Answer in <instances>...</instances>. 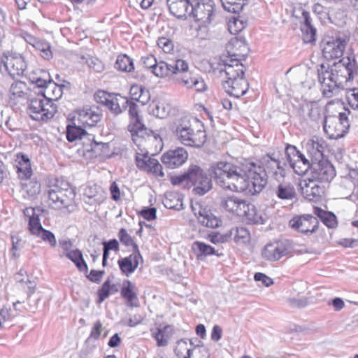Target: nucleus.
Returning a JSON list of instances; mask_svg holds the SVG:
<instances>
[{
    "mask_svg": "<svg viewBox=\"0 0 358 358\" xmlns=\"http://www.w3.org/2000/svg\"><path fill=\"white\" fill-rule=\"evenodd\" d=\"M258 165L245 162L237 166L227 162H218L210 166V173L217 185L232 192L255 194L261 192L268 181V176L282 181L287 175V164L275 153L262 157Z\"/></svg>",
    "mask_w": 358,
    "mask_h": 358,
    "instance_id": "obj_1",
    "label": "nucleus"
},
{
    "mask_svg": "<svg viewBox=\"0 0 358 358\" xmlns=\"http://www.w3.org/2000/svg\"><path fill=\"white\" fill-rule=\"evenodd\" d=\"M358 77V64L355 55L344 57L325 71H318V80L324 96L331 98L341 90H348Z\"/></svg>",
    "mask_w": 358,
    "mask_h": 358,
    "instance_id": "obj_2",
    "label": "nucleus"
},
{
    "mask_svg": "<svg viewBox=\"0 0 358 358\" xmlns=\"http://www.w3.org/2000/svg\"><path fill=\"white\" fill-rule=\"evenodd\" d=\"M244 55L235 52H227V55H222L218 64V71L222 76L224 74L226 80L223 82L225 92L231 96L240 98L245 95L249 89V84L245 78V67L241 63Z\"/></svg>",
    "mask_w": 358,
    "mask_h": 358,
    "instance_id": "obj_3",
    "label": "nucleus"
},
{
    "mask_svg": "<svg viewBox=\"0 0 358 358\" xmlns=\"http://www.w3.org/2000/svg\"><path fill=\"white\" fill-rule=\"evenodd\" d=\"M47 205L51 209L66 212L71 205L76 194L70 184L62 178L49 180L46 184Z\"/></svg>",
    "mask_w": 358,
    "mask_h": 358,
    "instance_id": "obj_4",
    "label": "nucleus"
},
{
    "mask_svg": "<svg viewBox=\"0 0 358 358\" xmlns=\"http://www.w3.org/2000/svg\"><path fill=\"white\" fill-rule=\"evenodd\" d=\"M175 132L180 142L186 146L200 148L206 141V131L201 129L194 131L192 124L187 119L181 120Z\"/></svg>",
    "mask_w": 358,
    "mask_h": 358,
    "instance_id": "obj_5",
    "label": "nucleus"
},
{
    "mask_svg": "<svg viewBox=\"0 0 358 358\" xmlns=\"http://www.w3.org/2000/svg\"><path fill=\"white\" fill-rule=\"evenodd\" d=\"M292 250V241L287 238H280L267 243L262 249L261 255L266 261L277 262L289 255Z\"/></svg>",
    "mask_w": 358,
    "mask_h": 358,
    "instance_id": "obj_6",
    "label": "nucleus"
},
{
    "mask_svg": "<svg viewBox=\"0 0 358 358\" xmlns=\"http://www.w3.org/2000/svg\"><path fill=\"white\" fill-rule=\"evenodd\" d=\"M216 11L215 0H194L190 13L195 21L206 27L213 22Z\"/></svg>",
    "mask_w": 358,
    "mask_h": 358,
    "instance_id": "obj_7",
    "label": "nucleus"
},
{
    "mask_svg": "<svg viewBox=\"0 0 358 358\" xmlns=\"http://www.w3.org/2000/svg\"><path fill=\"white\" fill-rule=\"evenodd\" d=\"M349 127L348 115L345 113H340L338 117H325L323 120L324 132L333 139L343 137L348 133Z\"/></svg>",
    "mask_w": 358,
    "mask_h": 358,
    "instance_id": "obj_8",
    "label": "nucleus"
},
{
    "mask_svg": "<svg viewBox=\"0 0 358 358\" xmlns=\"http://www.w3.org/2000/svg\"><path fill=\"white\" fill-rule=\"evenodd\" d=\"M191 180L189 185L194 186L193 192L195 194L204 195L212 188L211 178L199 166L191 164L189 166Z\"/></svg>",
    "mask_w": 358,
    "mask_h": 358,
    "instance_id": "obj_9",
    "label": "nucleus"
},
{
    "mask_svg": "<svg viewBox=\"0 0 358 358\" xmlns=\"http://www.w3.org/2000/svg\"><path fill=\"white\" fill-rule=\"evenodd\" d=\"M189 69L187 62L183 59H177L171 63L160 60L157 62L152 73L161 78L176 75V79L180 77L182 73L186 72Z\"/></svg>",
    "mask_w": 358,
    "mask_h": 358,
    "instance_id": "obj_10",
    "label": "nucleus"
},
{
    "mask_svg": "<svg viewBox=\"0 0 358 358\" xmlns=\"http://www.w3.org/2000/svg\"><path fill=\"white\" fill-rule=\"evenodd\" d=\"M3 68L12 78L24 76L27 65L24 57L17 53H3L1 56Z\"/></svg>",
    "mask_w": 358,
    "mask_h": 358,
    "instance_id": "obj_11",
    "label": "nucleus"
},
{
    "mask_svg": "<svg viewBox=\"0 0 358 358\" xmlns=\"http://www.w3.org/2000/svg\"><path fill=\"white\" fill-rule=\"evenodd\" d=\"M129 107V115L130 118V123L128 125V130L131 134L132 140L135 144L138 145L143 137L146 134L145 125L141 120L138 115V108L137 104L133 100H129L127 105Z\"/></svg>",
    "mask_w": 358,
    "mask_h": 358,
    "instance_id": "obj_12",
    "label": "nucleus"
},
{
    "mask_svg": "<svg viewBox=\"0 0 358 358\" xmlns=\"http://www.w3.org/2000/svg\"><path fill=\"white\" fill-rule=\"evenodd\" d=\"M336 176L334 166L327 159L312 163L311 178L319 182H329Z\"/></svg>",
    "mask_w": 358,
    "mask_h": 358,
    "instance_id": "obj_13",
    "label": "nucleus"
},
{
    "mask_svg": "<svg viewBox=\"0 0 358 358\" xmlns=\"http://www.w3.org/2000/svg\"><path fill=\"white\" fill-rule=\"evenodd\" d=\"M136 166L141 171L152 173L158 177H164L162 166L157 159L151 157L148 152L144 154L137 152L135 157Z\"/></svg>",
    "mask_w": 358,
    "mask_h": 358,
    "instance_id": "obj_14",
    "label": "nucleus"
},
{
    "mask_svg": "<svg viewBox=\"0 0 358 358\" xmlns=\"http://www.w3.org/2000/svg\"><path fill=\"white\" fill-rule=\"evenodd\" d=\"M347 41L341 38H329L323 41L322 55L327 59L331 60L339 58L343 56Z\"/></svg>",
    "mask_w": 358,
    "mask_h": 358,
    "instance_id": "obj_15",
    "label": "nucleus"
},
{
    "mask_svg": "<svg viewBox=\"0 0 358 358\" xmlns=\"http://www.w3.org/2000/svg\"><path fill=\"white\" fill-rule=\"evenodd\" d=\"M188 153L181 147L169 150L161 157L162 163L169 169H176L182 166L187 160Z\"/></svg>",
    "mask_w": 358,
    "mask_h": 358,
    "instance_id": "obj_16",
    "label": "nucleus"
},
{
    "mask_svg": "<svg viewBox=\"0 0 358 358\" xmlns=\"http://www.w3.org/2000/svg\"><path fill=\"white\" fill-rule=\"evenodd\" d=\"M76 113L78 122L84 127H94L102 117L101 110L95 106H85L82 109H78Z\"/></svg>",
    "mask_w": 358,
    "mask_h": 358,
    "instance_id": "obj_17",
    "label": "nucleus"
},
{
    "mask_svg": "<svg viewBox=\"0 0 358 358\" xmlns=\"http://www.w3.org/2000/svg\"><path fill=\"white\" fill-rule=\"evenodd\" d=\"M317 224V217L309 214L294 217L289 221V226L292 229L303 234L315 231Z\"/></svg>",
    "mask_w": 358,
    "mask_h": 358,
    "instance_id": "obj_18",
    "label": "nucleus"
},
{
    "mask_svg": "<svg viewBox=\"0 0 358 358\" xmlns=\"http://www.w3.org/2000/svg\"><path fill=\"white\" fill-rule=\"evenodd\" d=\"M248 201L236 196L224 197L221 201V207L229 213L241 217L245 214V209H248Z\"/></svg>",
    "mask_w": 358,
    "mask_h": 358,
    "instance_id": "obj_19",
    "label": "nucleus"
},
{
    "mask_svg": "<svg viewBox=\"0 0 358 358\" xmlns=\"http://www.w3.org/2000/svg\"><path fill=\"white\" fill-rule=\"evenodd\" d=\"M176 81L187 88L192 89L196 92H201L206 90V85L203 79L192 72H189L188 70L185 73H182L180 77L176 78Z\"/></svg>",
    "mask_w": 358,
    "mask_h": 358,
    "instance_id": "obj_20",
    "label": "nucleus"
},
{
    "mask_svg": "<svg viewBox=\"0 0 358 358\" xmlns=\"http://www.w3.org/2000/svg\"><path fill=\"white\" fill-rule=\"evenodd\" d=\"M193 210L198 222L204 227L213 229L220 227L222 224V220L210 210L199 206L198 211L196 208H193Z\"/></svg>",
    "mask_w": 358,
    "mask_h": 358,
    "instance_id": "obj_21",
    "label": "nucleus"
},
{
    "mask_svg": "<svg viewBox=\"0 0 358 358\" xmlns=\"http://www.w3.org/2000/svg\"><path fill=\"white\" fill-rule=\"evenodd\" d=\"M141 259L142 256L140 251L133 252L129 256L120 259L117 264L121 272L128 277L137 268Z\"/></svg>",
    "mask_w": 358,
    "mask_h": 358,
    "instance_id": "obj_22",
    "label": "nucleus"
},
{
    "mask_svg": "<svg viewBox=\"0 0 358 358\" xmlns=\"http://www.w3.org/2000/svg\"><path fill=\"white\" fill-rule=\"evenodd\" d=\"M327 146L325 140L315 136L306 143L305 148L315 160L319 161L323 159Z\"/></svg>",
    "mask_w": 358,
    "mask_h": 358,
    "instance_id": "obj_23",
    "label": "nucleus"
},
{
    "mask_svg": "<svg viewBox=\"0 0 358 358\" xmlns=\"http://www.w3.org/2000/svg\"><path fill=\"white\" fill-rule=\"evenodd\" d=\"M318 181L313 180L312 178L308 182L305 181L304 185L301 187L303 196L308 201L317 200L324 192V186L320 185Z\"/></svg>",
    "mask_w": 358,
    "mask_h": 358,
    "instance_id": "obj_24",
    "label": "nucleus"
},
{
    "mask_svg": "<svg viewBox=\"0 0 358 358\" xmlns=\"http://www.w3.org/2000/svg\"><path fill=\"white\" fill-rule=\"evenodd\" d=\"M192 0H166V4L170 13L178 19L186 17L189 6L192 7Z\"/></svg>",
    "mask_w": 358,
    "mask_h": 358,
    "instance_id": "obj_25",
    "label": "nucleus"
},
{
    "mask_svg": "<svg viewBox=\"0 0 358 358\" xmlns=\"http://www.w3.org/2000/svg\"><path fill=\"white\" fill-rule=\"evenodd\" d=\"M303 22L301 24L303 41L305 43H312L316 41V29L312 24V20L308 12L302 13Z\"/></svg>",
    "mask_w": 358,
    "mask_h": 358,
    "instance_id": "obj_26",
    "label": "nucleus"
},
{
    "mask_svg": "<svg viewBox=\"0 0 358 358\" xmlns=\"http://www.w3.org/2000/svg\"><path fill=\"white\" fill-rule=\"evenodd\" d=\"M28 79L34 85L33 90L37 95L45 96V72L43 69L32 70L28 75Z\"/></svg>",
    "mask_w": 358,
    "mask_h": 358,
    "instance_id": "obj_27",
    "label": "nucleus"
},
{
    "mask_svg": "<svg viewBox=\"0 0 358 358\" xmlns=\"http://www.w3.org/2000/svg\"><path fill=\"white\" fill-rule=\"evenodd\" d=\"M15 162L18 178L21 180L29 179L32 175V170L29 157L23 153H18L16 155Z\"/></svg>",
    "mask_w": 358,
    "mask_h": 358,
    "instance_id": "obj_28",
    "label": "nucleus"
},
{
    "mask_svg": "<svg viewBox=\"0 0 358 358\" xmlns=\"http://www.w3.org/2000/svg\"><path fill=\"white\" fill-rule=\"evenodd\" d=\"M173 327L169 324L150 329L152 337L156 341L158 347H164L168 345L169 339L173 334Z\"/></svg>",
    "mask_w": 358,
    "mask_h": 358,
    "instance_id": "obj_29",
    "label": "nucleus"
},
{
    "mask_svg": "<svg viewBox=\"0 0 358 358\" xmlns=\"http://www.w3.org/2000/svg\"><path fill=\"white\" fill-rule=\"evenodd\" d=\"M192 251L196 255L198 260H203L205 257L210 255L220 256L215 249L211 245L199 241L193 242Z\"/></svg>",
    "mask_w": 358,
    "mask_h": 358,
    "instance_id": "obj_30",
    "label": "nucleus"
},
{
    "mask_svg": "<svg viewBox=\"0 0 358 358\" xmlns=\"http://www.w3.org/2000/svg\"><path fill=\"white\" fill-rule=\"evenodd\" d=\"M38 98H33L30 100L29 113L33 120H43L45 117V104L43 103L45 96L38 95Z\"/></svg>",
    "mask_w": 358,
    "mask_h": 358,
    "instance_id": "obj_31",
    "label": "nucleus"
},
{
    "mask_svg": "<svg viewBox=\"0 0 358 358\" xmlns=\"http://www.w3.org/2000/svg\"><path fill=\"white\" fill-rule=\"evenodd\" d=\"M29 88L24 82L18 80L14 82L10 88V100L18 102L20 99H28Z\"/></svg>",
    "mask_w": 358,
    "mask_h": 358,
    "instance_id": "obj_32",
    "label": "nucleus"
},
{
    "mask_svg": "<svg viewBox=\"0 0 358 358\" xmlns=\"http://www.w3.org/2000/svg\"><path fill=\"white\" fill-rule=\"evenodd\" d=\"M131 99L138 101L142 105L148 103L150 99V93L148 89L141 85H134L129 91Z\"/></svg>",
    "mask_w": 358,
    "mask_h": 358,
    "instance_id": "obj_33",
    "label": "nucleus"
},
{
    "mask_svg": "<svg viewBox=\"0 0 358 358\" xmlns=\"http://www.w3.org/2000/svg\"><path fill=\"white\" fill-rule=\"evenodd\" d=\"M129 99L119 94H113L106 107L114 114L119 115L127 108Z\"/></svg>",
    "mask_w": 358,
    "mask_h": 358,
    "instance_id": "obj_34",
    "label": "nucleus"
},
{
    "mask_svg": "<svg viewBox=\"0 0 358 358\" xmlns=\"http://www.w3.org/2000/svg\"><path fill=\"white\" fill-rule=\"evenodd\" d=\"M274 192L277 198L281 200H292L296 196L294 187L289 182L278 184Z\"/></svg>",
    "mask_w": 358,
    "mask_h": 358,
    "instance_id": "obj_35",
    "label": "nucleus"
},
{
    "mask_svg": "<svg viewBox=\"0 0 358 358\" xmlns=\"http://www.w3.org/2000/svg\"><path fill=\"white\" fill-rule=\"evenodd\" d=\"M228 234H230V240H234L238 244H245L250 240V234L245 227L232 228Z\"/></svg>",
    "mask_w": 358,
    "mask_h": 358,
    "instance_id": "obj_36",
    "label": "nucleus"
},
{
    "mask_svg": "<svg viewBox=\"0 0 358 358\" xmlns=\"http://www.w3.org/2000/svg\"><path fill=\"white\" fill-rule=\"evenodd\" d=\"M64 255L73 262L80 271L87 273V264L83 259L82 252L79 249L73 250L71 252L64 253Z\"/></svg>",
    "mask_w": 358,
    "mask_h": 358,
    "instance_id": "obj_37",
    "label": "nucleus"
},
{
    "mask_svg": "<svg viewBox=\"0 0 358 358\" xmlns=\"http://www.w3.org/2000/svg\"><path fill=\"white\" fill-rule=\"evenodd\" d=\"M136 287L134 283L129 280L123 281L122 287L120 290L121 296L128 302H133L137 299Z\"/></svg>",
    "mask_w": 358,
    "mask_h": 358,
    "instance_id": "obj_38",
    "label": "nucleus"
},
{
    "mask_svg": "<svg viewBox=\"0 0 358 358\" xmlns=\"http://www.w3.org/2000/svg\"><path fill=\"white\" fill-rule=\"evenodd\" d=\"M115 68L121 71L131 72L134 70L133 59L127 55H119L117 57Z\"/></svg>",
    "mask_w": 358,
    "mask_h": 358,
    "instance_id": "obj_39",
    "label": "nucleus"
},
{
    "mask_svg": "<svg viewBox=\"0 0 358 358\" xmlns=\"http://www.w3.org/2000/svg\"><path fill=\"white\" fill-rule=\"evenodd\" d=\"M29 230L31 234L45 241V229L43 227L39 216H31L29 218Z\"/></svg>",
    "mask_w": 358,
    "mask_h": 358,
    "instance_id": "obj_40",
    "label": "nucleus"
},
{
    "mask_svg": "<svg viewBox=\"0 0 358 358\" xmlns=\"http://www.w3.org/2000/svg\"><path fill=\"white\" fill-rule=\"evenodd\" d=\"M249 0H221L223 8L233 13H239Z\"/></svg>",
    "mask_w": 358,
    "mask_h": 358,
    "instance_id": "obj_41",
    "label": "nucleus"
},
{
    "mask_svg": "<svg viewBox=\"0 0 358 358\" xmlns=\"http://www.w3.org/2000/svg\"><path fill=\"white\" fill-rule=\"evenodd\" d=\"M86 134V131L80 126L69 124L66 127V139L69 142H73L78 139H81L83 136H85Z\"/></svg>",
    "mask_w": 358,
    "mask_h": 358,
    "instance_id": "obj_42",
    "label": "nucleus"
},
{
    "mask_svg": "<svg viewBox=\"0 0 358 358\" xmlns=\"http://www.w3.org/2000/svg\"><path fill=\"white\" fill-rule=\"evenodd\" d=\"M51 91L52 95L46 96V106L50 102V99L57 101L62 95V88L61 85L55 83L50 78L48 81L46 80V92Z\"/></svg>",
    "mask_w": 358,
    "mask_h": 358,
    "instance_id": "obj_43",
    "label": "nucleus"
},
{
    "mask_svg": "<svg viewBox=\"0 0 358 358\" xmlns=\"http://www.w3.org/2000/svg\"><path fill=\"white\" fill-rule=\"evenodd\" d=\"M247 25V22L240 19V17L232 16L229 19L227 26L229 31L234 35L238 34Z\"/></svg>",
    "mask_w": 358,
    "mask_h": 358,
    "instance_id": "obj_44",
    "label": "nucleus"
},
{
    "mask_svg": "<svg viewBox=\"0 0 358 358\" xmlns=\"http://www.w3.org/2000/svg\"><path fill=\"white\" fill-rule=\"evenodd\" d=\"M248 209H245V214L242 217H245L247 220L254 224H263L264 219L260 212H259L253 204L248 202Z\"/></svg>",
    "mask_w": 358,
    "mask_h": 358,
    "instance_id": "obj_45",
    "label": "nucleus"
},
{
    "mask_svg": "<svg viewBox=\"0 0 358 358\" xmlns=\"http://www.w3.org/2000/svg\"><path fill=\"white\" fill-rule=\"evenodd\" d=\"M163 204L168 209H179L182 206L179 195L173 192L165 194Z\"/></svg>",
    "mask_w": 358,
    "mask_h": 358,
    "instance_id": "obj_46",
    "label": "nucleus"
},
{
    "mask_svg": "<svg viewBox=\"0 0 358 358\" xmlns=\"http://www.w3.org/2000/svg\"><path fill=\"white\" fill-rule=\"evenodd\" d=\"M285 152L289 166H293V164L299 161V157L301 155V152L297 150L296 147L292 145L286 146Z\"/></svg>",
    "mask_w": 358,
    "mask_h": 358,
    "instance_id": "obj_47",
    "label": "nucleus"
},
{
    "mask_svg": "<svg viewBox=\"0 0 358 358\" xmlns=\"http://www.w3.org/2000/svg\"><path fill=\"white\" fill-rule=\"evenodd\" d=\"M81 59L85 62L90 69L95 72L100 73L103 71L104 65L103 62L96 57L87 56H82Z\"/></svg>",
    "mask_w": 358,
    "mask_h": 358,
    "instance_id": "obj_48",
    "label": "nucleus"
},
{
    "mask_svg": "<svg viewBox=\"0 0 358 358\" xmlns=\"http://www.w3.org/2000/svg\"><path fill=\"white\" fill-rule=\"evenodd\" d=\"M117 236L123 245L127 247L131 246L133 248V252L139 251L138 245L134 242L132 237L127 233L125 229H120Z\"/></svg>",
    "mask_w": 358,
    "mask_h": 358,
    "instance_id": "obj_49",
    "label": "nucleus"
},
{
    "mask_svg": "<svg viewBox=\"0 0 358 358\" xmlns=\"http://www.w3.org/2000/svg\"><path fill=\"white\" fill-rule=\"evenodd\" d=\"M114 286L110 285V280H106L101 287L97 290L98 299L97 303H101L104 301L110 295V290Z\"/></svg>",
    "mask_w": 358,
    "mask_h": 358,
    "instance_id": "obj_50",
    "label": "nucleus"
},
{
    "mask_svg": "<svg viewBox=\"0 0 358 358\" xmlns=\"http://www.w3.org/2000/svg\"><path fill=\"white\" fill-rule=\"evenodd\" d=\"M169 105L164 102H158L155 104V108L152 109L153 115L159 118L166 117L169 115Z\"/></svg>",
    "mask_w": 358,
    "mask_h": 358,
    "instance_id": "obj_51",
    "label": "nucleus"
},
{
    "mask_svg": "<svg viewBox=\"0 0 358 358\" xmlns=\"http://www.w3.org/2000/svg\"><path fill=\"white\" fill-rule=\"evenodd\" d=\"M208 240L214 244L227 243L230 241V234L228 232L224 234L212 232L208 235Z\"/></svg>",
    "mask_w": 358,
    "mask_h": 358,
    "instance_id": "obj_52",
    "label": "nucleus"
},
{
    "mask_svg": "<svg viewBox=\"0 0 358 358\" xmlns=\"http://www.w3.org/2000/svg\"><path fill=\"white\" fill-rule=\"evenodd\" d=\"M102 328V322L99 320H96L94 323L93 327L91 329L90 336L86 339L85 343H89L92 339L95 341L99 340L101 334Z\"/></svg>",
    "mask_w": 358,
    "mask_h": 358,
    "instance_id": "obj_53",
    "label": "nucleus"
},
{
    "mask_svg": "<svg viewBox=\"0 0 358 358\" xmlns=\"http://www.w3.org/2000/svg\"><path fill=\"white\" fill-rule=\"evenodd\" d=\"M191 176L189 174V166L187 171L179 176H173L171 177V182L173 185H179L185 182L187 185H189Z\"/></svg>",
    "mask_w": 358,
    "mask_h": 358,
    "instance_id": "obj_54",
    "label": "nucleus"
},
{
    "mask_svg": "<svg viewBox=\"0 0 358 358\" xmlns=\"http://www.w3.org/2000/svg\"><path fill=\"white\" fill-rule=\"evenodd\" d=\"M91 151L94 152L96 155H101L106 154L109 149V144L108 143L96 142L93 140L90 144Z\"/></svg>",
    "mask_w": 358,
    "mask_h": 358,
    "instance_id": "obj_55",
    "label": "nucleus"
},
{
    "mask_svg": "<svg viewBox=\"0 0 358 358\" xmlns=\"http://www.w3.org/2000/svg\"><path fill=\"white\" fill-rule=\"evenodd\" d=\"M99 187L96 185L88 186L85 189L84 195L89 199H94L96 202H101L102 199L99 195Z\"/></svg>",
    "mask_w": 358,
    "mask_h": 358,
    "instance_id": "obj_56",
    "label": "nucleus"
},
{
    "mask_svg": "<svg viewBox=\"0 0 358 358\" xmlns=\"http://www.w3.org/2000/svg\"><path fill=\"white\" fill-rule=\"evenodd\" d=\"M113 94L103 90H99L94 94V98L96 103L106 106Z\"/></svg>",
    "mask_w": 358,
    "mask_h": 358,
    "instance_id": "obj_57",
    "label": "nucleus"
},
{
    "mask_svg": "<svg viewBox=\"0 0 358 358\" xmlns=\"http://www.w3.org/2000/svg\"><path fill=\"white\" fill-rule=\"evenodd\" d=\"M141 61L146 69L150 70L151 73H152L154 68L158 62L153 55H146L143 56Z\"/></svg>",
    "mask_w": 358,
    "mask_h": 358,
    "instance_id": "obj_58",
    "label": "nucleus"
},
{
    "mask_svg": "<svg viewBox=\"0 0 358 358\" xmlns=\"http://www.w3.org/2000/svg\"><path fill=\"white\" fill-rule=\"evenodd\" d=\"M157 45L166 53L171 52L173 49V41L165 37H162L158 39Z\"/></svg>",
    "mask_w": 358,
    "mask_h": 358,
    "instance_id": "obj_59",
    "label": "nucleus"
},
{
    "mask_svg": "<svg viewBox=\"0 0 358 358\" xmlns=\"http://www.w3.org/2000/svg\"><path fill=\"white\" fill-rule=\"evenodd\" d=\"M309 117L313 121H317L322 117V109L316 103H312L309 108L308 112Z\"/></svg>",
    "mask_w": 358,
    "mask_h": 358,
    "instance_id": "obj_60",
    "label": "nucleus"
},
{
    "mask_svg": "<svg viewBox=\"0 0 358 358\" xmlns=\"http://www.w3.org/2000/svg\"><path fill=\"white\" fill-rule=\"evenodd\" d=\"M324 224H325L328 228H335L337 224V219L336 215L331 213L328 211L326 215L323 217V219L321 220Z\"/></svg>",
    "mask_w": 358,
    "mask_h": 358,
    "instance_id": "obj_61",
    "label": "nucleus"
},
{
    "mask_svg": "<svg viewBox=\"0 0 358 358\" xmlns=\"http://www.w3.org/2000/svg\"><path fill=\"white\" fill-rule=\"evenodd\" d=\"M104 271H99L92 269L90 271L89 275H87V278L92 282L99 283L101 281L103 275H104Z\"/></svg>",
    "mask_w": 358,
    "mask_h": 358,
    "instance_id": "obj_62",
    "label": "nucleus"
},
{
    "mask_svg": "<svg viewBox=\"0 0 358 358\" xmlns=\"http://www.w3.org/2000/svg\"><path fill=\"white\" fill-rule=\"evenodd\" d=\"M352 92L348 95V101L352 109L358 110V91L356 88L352 89Z\"/></svg>",
    "mask_w": 358,
    "mask_h": 358,
    "instance_id": "obj_63",
    "label": "nucleus"
},
{
    "mask_svg": "<svg viewBox=\"0 0 358 358\" xmlns=\"http://www.w3.org/2000/svg\"><path fill=\"white\" fill-rule=\"evenodd\" d=\"M289 305L294 308H304L308 306V301L306 297L290 298L288 300Z\"/></svg>",
    "mask_w": 358,
    "mask_h": 358,
    "instance_id": "obj_64",
    "label": "nucleus"
}]
</instances>
